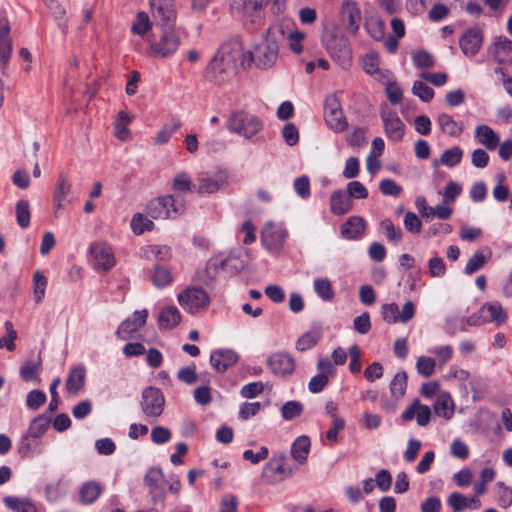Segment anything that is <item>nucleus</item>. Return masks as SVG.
Returning a JSON list of instances; mask_svg holds the SVG:
<instances>
[{"label": "nucleus", "mask_w": 512, "mask_h": 512, "mask_svg": "<svg viewBox=\"0 0 512 512\" xmlns=\"http://www.w3.org/2000/svg\"><path fill=\"white\" fill-rule=\"evenodd\" d=\"M31 211L27 200H20L16 204V221L21 228H27L30 224Z\"/></svg>", "instance_id": "37998d69"}, {"label": "nucleus", "mask_w": 512, "mask_h": 512, "mask_svg": "<svg viewBox=\"0 0 512 512\" xmlns=\"http://www.w3.org/2000/svg\"><path fill=\"white\" fill-rule=\"evenodd\" d=\"M437 122L441 130L449 136L457 137L463 131L462 125L456 122L454 118L447 113L439 114Z\"/></svg>", "instance_id": "f704fd0d"}, {"label": "nucleus", "mask_w": 512, "mask_h": 512, "mask_svg": "<svg viewBox=\"0 0 512 512\" xmlns=\"http://www.w3.org/2000/svg\"><path fill=\"white\" fill-rule=\"evenodd\" d=\"M286 236L287 233L282 228L269 223L262 230L261 240L269 250H277L282 247Z\"/></svg>", "instance_id": "4be33fe9"}, {"label": "nucleus", "mask_w": 512, "mask_h": 512, "mask_svg": "<svg viewBox=\"0 0 512 512\" xmlns=\"http://www.w3.org/2000/svg\"><path fill=\"white\" fill-rule=\"evenodd\" d=\"M323 42L332 58L343 63L350 58L348 39L343 34L332 32L324 37Z\"/></svg>", "instance_id": "ddd939ff"}, {"label": "nucleus", "mask_w": 512, "mask_h": 512, "mask_svg": "<svg viewBox=\"0 0 512 512\" xmlns=\"http://www.w3.org/2000/svg\"><path fill=\"white\" fill-rule=\"evenodd\" d=\"M227 128L246 139H252L263 129V122L256 115L245 111H236L230 115Z\"/></svg>", "instance_id": "39448f33"}, {"label": "nucleus", "mask_w": 512, "mask_h": 512, "mask_svg": "<svg viewBox=\"0 0 512 512\" xmlns=\"http://www.w3.org/2000/svg\"><path fill=\"white\" fill-rule=\"evenodd\" d=\"M303 412V405L298 401H288L281 408L282 417L287 420H293Z\"/></svg>", "instance_id": "603ef678"}, {"label": "nucleus", "mask_w": 512, "mask_h": 512, "mask_svg": "<svg viewBox=\"0 0 512 512\" xmlns=\"http://www.w3.org/2000/svg\"><path fill=\"white\" fill-rule=\"evenodd\" d=\"M487 261L488 258L482 252H475L468 260L464 268V273L467 275L474 274L475 272L483 268Z\"/></svg>", "instance_id": "a18cd8bd"}, {"label": "nucleus", "mask_w": 512, "mask_h": 512, "mask_svg": "<svg viewBox=\"0 0 512 512\" xmlns=\"http://www.w3.org/2000/svg\"><path fill=\"white\" fill-rule=\"evenodd\" d=\"M511 51L512 41L504 36L498 37L490 48V52L498 63H503Z\"/></svg>", "instance_id": "473e14b6"}, {"label": "nucleus", "mask_w": 512, "mask_h": 512, "mask_svg": "<svg viewBox=\"0 0 512 512\" xmlns=\"http://www.w3.org/2000/svg\"><path fill=\"white\" fill-rule=\"evenodd\" d=\"M483 43V32L479 28H469L459 39L461 51L466 56H474L478 53Z\"/></svg>", "instance_id": "f3484780"}, {"label": "nucleus", "mask_w": 512, "mask_h": 512, "mask_svg": "<svg viewBox=\"0 0 512 512\" xmlns=\"http://www.w3.org/2000/svg\"><path fill=\"white\" fill-rule=\"evenodd\" d=\"M171 439V432L164 426H155L151 430V441L155 444L161 445L169 442Z\"/></svg>", "instance_id": "680f3d73"}, {"label": "nucleus", "mask_w": 512, "mask_h": 512, "mask_svg": "<svg viewBox=\"0 0 512 512\" xmlns=\"http://www.w3.org/2000/svg\"><path fill=\"white\" fill-rule=\"evenodd\" d=\"M475 136L478 139V142L490 151L495 150L499 145V136L487 125L477 126L475 129Z\"/></svg>", "instance_id": "c85d7f7f"}, {"label": "nucleus", "mask_w": 512, "mask_h": 512, "mask_svg": "<svg viewBox=\"0 0 512 512\" xmlns=\"http://www.w3.org/2000/svg\"><path fill=\"white\" fill-rule=\"evenodd\" d=\"M46 394L38 389L32 390L28 393L26 405L31 410H37L46 402Z\"/></svg>", "instance_id": "13d9d810"}, {"label": "nucleus", "mask_w": 512, "mask_h": 512, "mask_svg": "<svg viewBox=\"0 0 512 512\" xmlns=\"http://www.w3.org/2000/svg\"><path fill=\"white\" fill-rule=\"evenodd\" d=\"M405 229L413 234H418L422 229V222L414 212H407L404 217Z\"/></svg>", "instance_id": "0e129e2a"}, {"label": "nucleus", "mask_w": 512, "mask_h": 512, "mask_svg": "<svg viewBox=\"0 0 512 512\" xmlns=\"http://www.w3.org/2000/svg\"><path fill=\"white\" fill-rule=\"evenodd\" d=\"M140 257L146 260L169 261L172 250L167 245H147L141 248Z\"/></svg>", "instance_id": "bb28decb"}, {"label": "nucleus", "mask_w": 512, "mask_h": 512, "mask_svg": "<svg viewBox=\"0 0 512 512\" xmlns=\"http://www.w3.org/2000/svg\"><path fill=\"white\" fill-rule=\"evenodd\" d=\"M310 438L308 436H299L295 439L291 446V456L299 464H304L310 451Z\"/></svg>", "instance_id": "c756f323"}, {"label": "nucleus", "mask_w": 512, "mask_h": 512, "mask_svg": "<svg viewBox=\"0 0 512 512\" xmlns=\"http://www.w3.org/2000/svg\"><path fill=\"white\" fill-rule=\"evenodd\" d=\"M283 35V30L279 26H271L267 30L265 38L255 46L252 52L246 55L245 66H249L253 62L260 69L271 68L278 59V40Z\"/></svg>", "instance_id": "f03ea898"}, {"label": "nucleus", "mask_w": 512, "mask_h": 512, "mask_svg": "<svg viewBox=\"0 0 512 512\" xmlns=\"http://www.w3.org/2000/svg\"><path fill=\"white\" fill-rule=\"evenodd\" d=\"M3 503L14 512H37L36 506L28 498L6 496L3 498Z\"/></svg>", "instance_id": "72a5a7b5"}, {"label": "nucleus", "mask_w": 512, "mask_h": 512, "mask_svg": "<svg viewBox=\"0 0 512 512\" xmlns=\"http://www.w3.org/2000/svg\"><path fill=\"white\" fill-rule=\"evenodd\" d=\"M267 365L276 376L285 377L295 370L294 358L285 352H275L267 359Z\"/></svg>", "instance_id": "2eb2a0df"}, {"label": "nucleus", "mask_w": 512, "mask_h": 512, "mask_svg": "<svg viewBox=\"0 0 512 512\" xmlns=\"http://www.w3.org/2000/svg\"><path fill=\"white\" fill-rule=\"evenodd\" d=\"M435 365L436 362L433 358L420 356L416 362V369L420 375L430 377L435 371Z\"/></svg>", "instance_id": "864d4df0"}, {"label": "nucleus", "mask_w": 512, "mask_h": 512, "mask_svg": "<svg viewBox=\"0 0 512 512\" xmlns=\"http://www.w3.org/2000/svg\"><path fill=\"white\" fill-rule=\"evenodd\" d=\"M463 156V151L459 146H454L445 150L441 155V163L448 167H453L460 163Z\"/></svg>", "instance_id": "de8ad7c7"}, {"label": "nucleus", "mask_w": 512, "mask_h": 512, "mask_svg": "<svg viewBox=\"0 0 512 512\" xmlns=\"http://www.w3.org/2000/svg\"><path fill=\"white\" fill-rule=\"evenodd\" d=\"M267 0H232L231 10L242 17L244 25L249 30L259 28L264 22L263 8Z\"/></svg>", "instance_id": "20e7f679"}, {"label": "nucleus", "mask_w": 512, "mask_h": 512, "mask_svg": "<svg viewBox=\"0 0 512 512\" xmlns=\"http://www.w3.org/2000/svg\"><path fill=\"white\" fill-rule=\"evenodd\" d=\"M198 185L196 192L199 194H212L217 192L222 186L227 184V175L224 172H218L212 175L201 176L197 179Z\"/></svg>", "instance_id": "aec40b11"}, {"label": "nucleus", "mask_w": 512, "mask_h": 512, "mask_svg": "<svg viewBox=\"0 0 512 512\" xmlns=\"http://www.w3.org/2000/svg\"><path fill=\"white\" fill-rule=\"evenodd\" d=\"M180 321L181 314L175 306L163 308L158 317V324L164 329H172L178 325Z\"/></svg>", "instance_id": "7c9ffc66"}, {"label": "nucleus", "mask_w": 512, "mask_h": 512, "mask_svg": "<svg viewBox=\"0 0 512 512\" xmlns=\"http://www.w3.org/2000/svg\"><path fill=\"white\" fill-rule=\"evenodd\" d=\"M172 189L177 193H185L194 190L196 191V186L193 184L187 173L181 172L174 177Z\"/></svg>", "instance_id": "79ce46f5"}, {"label": "nucleus", "mask_w": 512, "mask_h": 512, "mask_svg": "<svg viewBox=\"0 0 512 512\" xmlns=\"http://www.w3.org/2000/svg\"><path fill=\"white\" fill-rule=\"evenodd\" d=\"M314 290L316 294L323 301H332L334 299V291L332 287V283L328 278H317L314 280Z\"/></svg>", "instance_id": "4c0bfd02"}, {"label": "nucleus", "mask_w": 512, "mask_h": 512, "mask_svg": "<svg viewBox=\"0 0 512 512\" xmlns=\"http://www.w3.org/2000/svg\"><path fill=\"white\" fill-rule=\"evenodd\" d=\"M148 311L146 309L137 310L133 315L124 320L116 331V335L125 340L127 336L137 332L141 327L146 324Z\"/></svg>", "instance_id": "6ab92c4d"}, {"label": "nucleus", "mask_w": 512, "mask_h": 512, "mask_svg": "<svg viewBox=\"0 0 512 512\" xmlns=\"http://www.w3.org/2000/svg\"><path fill=\"white\" fill-rule=\"evenodd\" d=\"M51 425V420L45 415L40 414L32 419L29 428L21 437L19 444V453L23 457H31L35 447L39 446L36 442L42 435H44Z\"/></svg>", "instance_id": "423d86ee"}, {"label": "nucleus", "mask_w": 512, "mask_h": 512, "mask_svg": "<svg viewBox=\"0 0 512 512\" xmlns=\"http://www.w3.org/2000/svg\"><path fill=\"white\" fill-rule=\"evenodd\" d=\"M412 92L424 102H429L434 97V90L419 80L413 83Z\"/></svg>", "instance_id": "6e6d98bb"}, {"label": "nucleus", "mask_w": 512, "mask_h": 512, "mask_svg": "<svg viewBox=\"0 0 512 512\" xmlns=\"http://www.w3.org/2000/svg\"><path fill=\"white\" fill-rule=\"evenodd\" d=\"M162 34L158 41L149 46L150 56L158 58H167L172 56L181 44V35L175 26L172 28H161Z\"/></svg>", "instance_id": "0eeeda50"}, {"label": "nucleus", "mask_w": 512, "mask_h": 512, "mask_svg": "<svg viewBox=\"0 0 512 512\" xmlns=\"http://www.w3.org/2000/svg\"><path fill=\"white\" fill-rule=\"evenodd\" d=\"M90 253L98 270L107 271L115 264L112 249L105 243L92 244L90 246Z\"/></svg>", "instance_id": "a211bd4d"}, {"label": "nucleus", "mask_w": 512, "mask_h": 512, "mask_svg": "<svg viewBox=\"0 0 512 512\" xmlns=\"http://www.w3.org/2000/svg\"><path fill=\"white\" fill-rule=\"evenodd\" d=\"M380 116L384 124L386 136L394 142L401 141L405 134V124L398 114L386 107L381 109Z\"/></svg>", "instance_id": "4468645a"}, {"label": "nucleus", "mask_w": 512, "mask_h": 512, "mask_svg": "<svg viewBox=\"0 0 512 512\" xmlns=\"http://www.w3.org/2000/svg\"><path fill=\"white\" fill-rule=\"evenodd\" d=\"M181 127V122L177 118H173L170 123H166L157 132L155 136V143L163 145L169 142L172 135Z\"/></svg>", "instance_id": "e433bc0d"}, {"label": "nucleus", "mask_w": 512, "mask_h": 512, "mask_svg": "<svg viewBox=\"0 0 512 512\" xmlns=\"http://www.w3.org/2000/svg\"><path fill=\"white\" fill-rule=\"evenodd\" d=\"M480 312L484 314L485 321L500 326L507 321V313L499 302L485 303Z\"/></svg>", "instance_id": "a878e982"}, {"label": "nucleus", "mask_w": 512, "mask_h": 512, "mask_svg": "<svg viewBox=\"0 0 512 512\" xmlns=\"http://www.w3.org/2000/svg\"><path fill=\"white\" fill-rule=\"evenodd\" d=\"M46 285V277L40 271H36L33 274V294L37 303H40L43 300L45 296Z\"/></svg>", "instance_id": "49530a36"}, {"label": "nucleus", "mask_w": 512, "mask_h": 512, "mask_svg": "<svg viewBox=\"0 0 512 512\" xmlns=\"http://www.w3.org/2000/svg\"><path fill=\"white\" fill-rule=\"evenodd\" d=\"M144 483L149 489V494L153 502L164 501L166 493L161 469H149L144 477Z\"/></svg>", "instance_id": "dca6fc26"}, {"label": "nucleus", "mask_w": 512, "mask_h": 512, "mask_svg": "<svg viewBox=\"0 0 512 512\" xmlns=\"http://www.w3.org/2000/svg\"><path fill=\"white\" fill-rule=\"evenodd\" d=\"M386 95L392 104H399L403 98L402 89L397 85L396 82L388 81L386 83Z\"/></svg>", "instance_id": "774afa93"}, {"label": "nucleus", "mask_w": 512, "mask_h": 512, "mask_svg": "<svg viewBox=\"0 0 512 512\" xmlns=\"http://www.w3.org/2000/svg\"><path fill=\"white\" fill-rule=\"evenodd\" d=\"M366 229V221L361 216H351L341 225V236L347 240H357L361 238Z\"/></svg>", "instance_id": "b1692460"}, {"label": "nucleus", "mask_w": 512, "mask_h": 512, "mask_svg": "<svg viewBox=\"0 0 512 512\" xmlns=\"http://www.w3.org/2000/svg\"><path fill=\"white\" fill-rule=\"evenodd\" d=\"M353 207V201L348 194L339 189L334 191L330 196V211L334 215H344Z\"/></svg>", "instance_id": "393cba45"}, {"label": "nucleus", "mask_w": 512, "mask_h": 512, "mask_svg": "<svg viewBox=\"0 0 512 512\" xmlns=\"http://www.w3.org/2000/svg\"><path fill=\"white\" fill-rule=\"evenodd\" d=\"M407 387V374L398 372L390 382V391L393 397L399 399L404 396Z\"/></svg>", "instance_id": "a19ab883"}, {"label": "nucleus", "mask_w": 512, "mask_h": 512, "mask_svg": "<svg viewBox=\"0 0 512 512\" xmlns=\"http://www.w3.org/2000/svg\"><path fill=\"white\" fill-rule=\"evenodd\" d=\"M347 194L350 199H366L368 197V190L360 181H352L347 185Z\"/></svg>", "instance_id": "052dcab7"}, {"label": "nucleus", "mask_w": 512, "mask_h": 512, "mask_svg": "<svg viewBox=\"0 0 512 512\" xmlns=\"http://www.w3.org/2000/svg\"><path fill=\"white\" fill-rule=\"evenodd\" d=\"M324 119L328 127L336 133H341L348 127L340 100L335 94H331L325 99Z\"/></svg>", "instance_id": "9d476101"}, {"label": "nucleus", "mask_w": 512, "mask_h": 512, "mask_svg": "<svg viewBox=\"0 0 512 512\" xmlns=\"http://www.w3.org/2000/svg\"><path fill=\"white\" fill-rule=\"evenodd\" d=\"M151 280L157 288H164L172 283L173 277L168 268L156 265Z\"/></svg>", "instance_id": "58836bf2"}, {"label": "nucleus", "mask_w": 512, "mask_h": 512, "mask_svg": "<svg viewBox=\"0 0 512 512\" xmlns=\"http://www.w3.org/2000/svg\"><path fill=\"white\" fill-rule=\"evenodd\" d=\"M263 390H264V384L260 381H257V382H251V383L244 385L241 388L240 393H241L242 397L251 399V398H255L256 396L261 394L263 392Z\"/></svg>", "instance_id": "338daca9"}, {"label": "nucleus", "mask_w": 512, "mask_h": 512, "mask_svg": "<svg viewBox=\"0 0 512 512\" xmlns=\"http://www.w3.org/2000/svg\"><path fill=\"white\" fill-rule=\"evenodd\" d=\"M152 27L150 18L146 12H139L132 25L131 31L134 34L144 36Z\"/></svg>", "instance_id": "c03bdc74"}, {"label": "nucleus", "mask_w": 512, "mask_h": 512, "mask_svg": "<svg viewBox=\"0 0 512 512\" xmlns=\"http://www.w3.org/2000/svg\"><path fill=\"white\" fill-rule=\"evenodd\" d=\"M379 189L383 195L386 196H399L402 192L401 186H399L392 179H384L379 184Z\"/></svg>", "instance_id": "69168bd1"}, {"label": "nucleus", "mask_w": 512, "mask_h": 512, "mask_svg": "<svg viewBox=\"0 0 512 512\" xmlns=\"http://www.w3.org/2000/svg\"><path fill=\"white\" fill-rule=\"evenodd\" d=\"M102 492V487L99 483L90 481L85 484L80 489V497L81 501L84 504H92L94 503L100 496Z\"/></svg>", "instance_id": "c9c22d12"}, {"label": "nucleus", "mask_w": 512, "mask_h": 512, "mask_svg": "<svg viewBox=\"0 0 512 512\" xmlns=\"http://www.w3.org/2000/svg\"><path fill=\"white\" fill-rule=\"evenodd\" d=\"M152 17L160 28L175 26L177 13L174 0H149Z\"/></svg>", "instance_id": "f8f14e48"}, {"label": "nucleus", "mask_w": 512, "mask_h": 512, "mask_svg": "<svg viewBox=\"0 0 512 512\" xmlns=\"http://www.w3.org/2000/svg\"><path fill=\"white\" fill-rule=\"evenodd\" d=\"M155 224L152 220L146 218L141 213H136L131 220V229L136 235H141L145 231H152Z\"/></svg>", "instance_id": "ea45409f"}, {"label": "nucleus", "mask_w": 512, "mask_h": 512, "mask_svg": "<svg viewBox=\"0 0 512 512\" xmlns=\"http://www.w3.org/2000/svg\"><path fill=\"white\" fill-rule=\"evenodd\" d=\"M84 384L85 368L77 366L71 369L65 384L67 391L75 394L83 388Z\"/></svg>", "instance_id": "2f4dec72"}, {"label": "nucleus", "mask_w": 512, "mask_h": 512, "mask_svg": "<svg viewBox=\"0 0 512 512\" xmlns=\"http://www.w3.org/2000/svg\"><path fill=\"white\" fill-rule=\"evenodd\" d=\"M383 320L388 324H394L399 321V307L396 303L384 304L381 307Z\"/></svg>", "instance_id": "4d7b16f0"}, {"label": "nucleus", "mask_w": 512, "mask_h": 512, "mask_svg": "<svg viewBox=\"0 0 512 512\" xmlns=\"http://www.w3.org/2000/svg\"><path fill=\"white\" fill-rule=\"evenodd\" d=\"M164 405L165 398L159 388L149 386L143 390L140 406L142 412L150 423L156 422V420L162 415Z\"/></svg>", "instance_id": "6e6552de"}, {"label": "nucleus", "mask_w": 512, "mask_h": 512, "mask_svg": "<svg viewBox=\"0 0 512 512\" xmlns=\"http://www.w3.org/2000/svg\"><path fill=\"white\" fill-rule=\"evenodd\" d=\"M238 361V354L230 349H219L211 353L210 363L219 373L225 372Z\"/></svg>", "instance_id": "5701e85b"}, {"label": "nucleus", "mask_w": 512, "mask_h": 512, "mask_svg": "<svg viewBox=\"0 0 512 512\" xmlns=\"http://www.w3.org/2000/svg\"><path fill=\"white\" fill-rule=\"evenodd\" d=\"M246 54L237 42L222 45L206 69V78L217 85L231 78L240 65L245 67Z\"/></svg>", "instance_id": "f257e3e1"}, {"label": "nucleus", "mask_w": 512, "mask_h": 512, "mask_svg": "<svg viewBox=\"0 0 512 512\" xmlns=\"http://www.w3.org/2000/svg\"><path fill=\"white\" fill-rule=\"evenodd\" d=\"M186 210L183 198L166 195L152 199L146 207L147 214L153 219H175Z\"/></svg>", "instance_id": "7ed1b4c3"}, {"label": "nucleus", "mask_w": 512, "mask_h": 512, "mask_svg": "<svg viewBox=\"0 0 512 512\" xmlns=\"http://www.w3.org/2000/svg\"><path fill=\"white\" fill-rule=\"evenodd\" d=\"M71 192L72 186L68 182L66 175L64 173H60L53 194V205L55 214L60 209H62L66 204L71 203V199L69 198Z\"/></svg>", "instance_id": "412c9836"}, {"label": "nucleus", "mask_w": 512, "mask_h": 512, "mask_svg": "<svg viewBox=\"0 0 512 512\" xmlns=\"http://www.w3.org/2000/svg\"><path fill=\"white\" fill-rule=\"evenodd\" d=\"M380 227L385 231L386 237L390 242H400L402 240L403 232L400 228L396 227L390 219H384L380 223Z\"/></svg>", "instance_id": "3c124183"}, {"label": "nucleus", "mask_w": 512, "mask_h": 512, "mask_svg": "<svg viewBox=\"0 0 512 512\" xmlns=\"http://www.w3.org/2000/svg\"><path fill=\"white\" fill-rule=\"evenodd\" d=\"M320 339V335L316 332H306L302 334L296 341V349L300 352L307 351L314 347Z\"/></svg>", "instance_id": "09e8293b"}, {"label": "nucleus", "mask_w": 512, "mask_h": 512, "mask_svg": "<svg viewBox=\"0 0 512 512\" xmlns=\"http://www.w3.org/2000/svg\"><path fill=\"white\" fill-rule=\"evenodd\" d=\"M294 190L299 197L307 199L311 195L310 191V179L307 175H302L295 179Z\"/></svg>", "instance_id": "bf43d9fd"}, {"label": "nucleus", "mask_w": 512, "mask_h": 512, "mask_svg": "<svg viewBox=\"0 0 512 512\" xmlns=\"http://www.w3.org/2000/svg\"><path fill=\"white\" fill-rule=\"evenodd\" d=\"M412 59L417 68H431L435 65L434 56L425 50L413 52Z\"/></svg>", "instance_id": "8fccbe9b"}, {"label": "nucleus", "mask_w": 512, "mask_h": 512, "mask_svg": "<svg viewBox=\"0 0 512 512\" xmlns=\"http://www.w3.org/2000/svg\"><path fill=\"white\" fill-rule=\"evenodd\" d=\"M177 300L180 306L187 312L194 314L206 309L210 298L202 288L190 286L178 294Z\"/></svg>", "instance_id": "9b49d317"}, {"label": "nucleus", "mask_w": 512, "mask_h": 512, "mask_svg": "<svg viewBox=\"0 0 512 512\" xmlns=\"http://www.w3.org/2000/svg\"><path fill=\"white\" fill-rule=\"evenodd\" d=\"M429 275L433 278H441L446 274V265L442 257L434 256L428 261Z\"/></svg>", "instance_id": "5fc2aeb1"}, {"label": "nucleus", "mask_w": 512, "mask_h": 512, "mask_svg": "<svg viewBox=\"0 0 512 512\" xmlns=\"http://www.w3.org/2000/svg\"><path fill=\"white\" fill-rule=\"evenodd\" d=\"M360 20L361 13L355 4L347 3L343 6L342 22L350 33L355 34L358 31Z\"/></svg>", "instance_id": "cd10ccee"}, {"label": "nucleus", "mask_w": 512, "mask_h": 512, "mask_svg": "<svg viewBox=\"0 0 512 512\" xmlns=\"http://www.w3.org/2000/svg\"><path fill=\"white\" fill-rule=\"evenodd\" d=\"M434 412L443 416L445 419H450L453 415V409L449 408V399L445 396H440L434 403Z\"/></svg>", "instance_id": "e2e57ef3"}, {"label": "nucleus", "mask_w": 512, "mask_h": 512, "mask_svg": "<svg viewBox=\"0 0 512 512\" xmlns=\"http://www.w3.org/2000/svg\"><path fill=\"white\" fill-rule=\"evenodd\" d=\"M286 455L284 452L273 453L265 464L261 478L267 484H276L292 476L293 470L285 466Z\"/></svg>", "instance_id": "1a4fd4ad"}]
</instances>
